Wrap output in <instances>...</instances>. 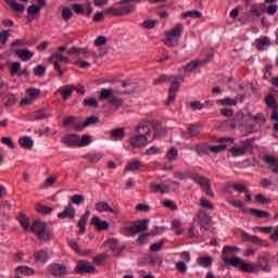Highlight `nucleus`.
Wrapping results in <instances>:
<instances>
[{
    "label": "nucleus",
    "mask_w": 278,
    "mask_h": 278,
    "mask_svg": "<svg viewBox=\"0 0 278 278\" xmlns=\"http://www.w3.org/2000/svg\"><path fill=\"white\" fill-rule=\"evenodd\" d=\"M90 142H92V137L90 135H83L81 137L78 136L77 149L88 147V144H90Z\"/></svg>",
    "instance_id": "nucleus-31"
},
{
    "label": "nucleus",
    "mask_w": 278,
    "mask_h": 278,
    "mask_svg": "<svg viewBox=\"0 0 278 278\" xmlns=\"http://www.w3.org/2000/svg\"><path fill=\"white\" fill-rule=\"evenodd\" d=\"M252 231H254V233H257V231L261 233H270L273 231V226H255L252 228Z\"/></svg>",
    "instance_id": "nucleus-44"
},
{
    "label": "nucleus",
    "mask_w": 278,
    "mask_h": 278,
    "mask_svg": "<svg viewBox=\"0 0 278 278\" xmlns=\"http://www.w3.org/2000/svg\"><path fill=\"white\" fill-rule=\"evenodd\" d=\"M250 212H251V214H253L257 218H270V213L267 212V211L251 208Z\"/></svg>",
    "instance_id": "nucleus-41"
},
{
    "label": "nucleus",
    "mask_w": 278,
    "mask_h": 278,
    "mask_svg": "<svg viewBox=\"0 0 278 278\" xmlns=\"http://www.w3.org/2000/svg\"><path fill=\"white\" fill-rule=\"evenodd\" d=\"M256 45H257V49L262 51L264 47H268V45H270V39H268V37H261L256 39Z\"/></svg>",
    "instance_id": "nucleus-46"
},
{
    "label": "nucleus",
    "mask_w": 278,
    "mask_h": 278,
    "mask_svg": "<svg viewBox=\"0 0 278 278\" xmlns=\"http://www.w3.org/2000/svg\"><path fill=\"white\" fill-rule=\"evenodd\" d=\"M40 89L36 88H28L26 89V94H28L29 98H31L33 101H36L38 97H40Z\"/></svg>",
    "instance_id": "nucleus-45"
},
{
    "label": "nucleus",
    "mask_w": 278,
    "mask_h": 278,
    "mask_svg": "<svg viewBox=\"0 0 278 278\" xmlns=\"http://www.w3.org/2000/svg\"><path fill=\"white\" fill-rule=\"evenodd\" d=\"M108 247L112 250V251H118V240L116 239H110L106 242Z\"/></svg>",
    "instance_id": "nucleus-63"
},
{
    "label": "nucleus",
    "mask_w": 278,
    "mask_h": 278,
    "mask_svg": "<svg viewBox=\"0 0 278 278\" xmlns=\"http://www.w3.org/2000/svg\"><path fill=\"white\" fill-rule=\"evenodd\" d=\"M162 153H164V148L157 146H151L146 150L147 155H162Z\"/></svg>",
    "instance_id": "nucleus-35"
},
{
    "label": "nucleus",
    "mask_w": 278,
    "mask_h": 278,
    "mask_svg": "<svg viewBox=\"0 0 278 278\" xmlns=\"http://www.w3.org/2000/svg\"><path fill=\"white\" fill-rule=\"evenodd\" d=\"M165 157L167 160V162H177V159L179 157V150H177V148H170L166 154Z\"/></svg>",
    "instance_id": "nucleus-27"
},
{
    "label": "nucleus",
    "mask_w": 278,
    "mask_h": 278,
    "mask_svg": "<svg viewBox=\"0 0 278 278\" xmlns=\"http://www.w3.org/2000/svg\"><path fill=\"white\" fill-rule=\"evenodd\" d=\"M1 142L5 144V147H9V149H16V144H14V141L10 137H2Z\"/></svg>",
    "instance_id": "nucleus-57"
},
{
    "label": "nucleus",
    "mask_w": 278,
    "mask_h": 278,
    "mask_svg": "<svg viewBox=\"0 0 278 278\" xmlns=\"http://www.w3.org/2000/svg\"><path fill=\"white\" fill-rule=\"evenodd\" d=\"M106 12L109 14H114L115 16H125L127 14H131V12H136V5L135 4H128L126 7H123L118 9L117 11L114 10V8L106 9Z\"/></svg>",
    "instance_id": "nucleus-8"
},
{
    "label": "nucleus",
    "mask_w": 278,
    "mask_h": 278,
    "mask_svg": "<svg viewBox=\"0 0 278 278\" xmlns=\"http://www.w3.org/2000/svg\"><path fill=\"white\" fill-rule=\"evenodd\" d=\"M269 233H271L270 240H273L274 242H278V226L273 227Z\"/></svg>",
    "instance_id": "nucleus-64"
},
{
    "label": "nucleus",
    "mask_w": 278,
    "mask_h": 278,
    "mask_svg": "<svg viewBox=\"0 0 278 278\" xmlns=\"http://www.w3.org/2000/svg\"><path fill=\"white\" fill-rule=\"evenodd\" d=\"M101 101H105V99H112L114 97V89H101L99 92Z\"/></svg>",
    "instance_id": "nucleus-36"
},
{
    "label": "nucleus",
    "mask_w": 278,
    "mask_h": 278,
    "mask_svg": "<svg viewBox=\"0 0 278 278\" xmlns=\"http://www.w3.org/2000/svg\"><path fill=\"white\" fill-rule=\"evenodd\" d=\"M15 55H17V58H20L22 62H29V60L34 58L35 52L28 49H18V50H15Z\"/></svg>",
    "instance_id": "nucleus-15"
},
{
    "label": "nucleus",
    "mask_w": 278,
    "mask_h": 278,
    "mask_svg": "<svg viewBox=\"0 0 278 278\" xmlns=\"http://www.w3.org/2000/svg\"><path fill=\"white\" fill-rule=\"evenodd\" d=\"M201 134V127L199 126H189L187 131H182V138H194Z\"/></svg>",
    "instance_id": "nucleus-20"
},
{
    "label": "nucleus",
    "mask_w": 278,
    "mask_h": 278,
    "mask_svg": "<svg viewBox=\"0 0 278 278\" xmlns=\"http://www.w3.org/2000/svg\"><path fill=\"white\" fill-rule=\"evenodd\" d=\"M199 206L202 210H207L208 212H214V204L212 202H210L207 199L205 198H201L200 202H199Z\"/></svg>",
    "instance_id": "nucleus-33"
},
{
    "label": "nucleus",
    "mask_w": 278,
    "mask_h": 278,
    "mask_svg": "<svg viewBox=\"0 0 278 278\" xmlns=\"http://www.w3.org/2000/svg\"><path fill=\"white\" fill-rule=\"evenodd\" d=\"M43 118H51V112H49L45 109L37 111L34 119L35 121H43Z\"/></svg>",
    "instance_id": "nucleus-38"
},
{
    "label": "nucleus",
    "mask_w": 278,
    "mask_h": 278,
    "mask_svg": "<svg viewBox=\"0 0 278 278\" xmlns=\"http://www.w3.org/2000/svg\"><path fill=\"white\" fill-rule=\"evenodd\" d=\"M97 123H99V117L90 116L83 125H77L76 122H73V129H75V131H81V129H84L85 127H90V125H97Z\"/></svg>",
    "instance_id": "nucleus-14"
},
{
    "label": "nucleus",
    "mask_w": 278,
    "mask_h": 278,
    "mask_svg": "<svg viewBox=\"0 0 278 278\" xmlns=\"http://www.w3.org/2000/svg\"><path fill=\"white\" fill-rule=\"evenodd\" d=\"M15 273L17 275H25L26 277H31V275L36 274V270L28 266H18L15 268Z\"/></svg>",
    "instance_id": "nucleus-24"
},
{
    "label": "nucleus",
    "mask_w": 278,
    "mask_h": 278,
    "mask_svg": "<svg viewBox=\"0 0 278 278\" xmlns=\"http://www.w3.org/2000/svg\"><path fill=\"white\" fill-rule=\"evenodd\" d=\"M88 218H90V211H86L78 222V227H85L88 225Z\"/></svg>",
    "instance_id": "nucleus-53"
},
{
    "label": "nucleus",
    "mask_w": 278,
    "mask_h": 278,
    "mask_svg": "<svg viewBox=\"0 0 278 278\" xmlns=\"http://www.w3.org/2000/svg\"><path fill=\"white\" fill-rule=\"evenodd\" d=\"M232 207H237L238 210H244V203L238 200L228 199L227 200Z\"/></svg>",
    "instance_id": "nucleus-61"
},
{
    "label": "nucleus",
    "mask_w": 278,
    "mask_h": 278,
    "mask_svg": "<svg viewBox=\"0 0 278 278\" xmlns=\"http://www.w3.org/2000/svg\"><path fill=\"white\" fill-rule=\"evenodd\" d=\"M265 103H266V105H268L269 108H276L277 102L275 101V96L268 94V96L265 98Z\"/></svg>",
    "instance_id": "nucleus-62"
},
{
    "label": "nucleus",
    "mask_w": 278,
    "mask_h": 278,
    "mask_svg": "<svg viewBox=\"0 0 278 278\" xmlns=\"http://www.w3.org/2000/svg\"><path fill=\"white\" fill-rule=\"evenodd\" d=\"M50 273L54 277H62V275H68V267L63 264L53 263L50 265Z\"/></svg>",
    "instance_id": "nucleus-11"
},
{
    "label": "nucleus",
    "mask_w": 278,
    "mask_h": 278,
    "mask_svg": "<svg viewBox=\"0 0 278 278\" xmlns=\"http://www.w3.org/2000/svg\"><path fill=\"white\" fill-rule=\"evenodd\" d=\"M10 73L11 75H18V73H21V62H11L10 63Z\"/></svg>",
    "instance_id": "nucleus-49"
},
{
    "label": "nucleus",
    "mask_w": 278,
    "mask_h": 278,
    "mask_svg": "<svg viewBox=\"0 0 278 278\" xmlns=\"http://www.w3.org/2000/svg\"><path fill=\"white\" fill-rule=\"evenodd\" d=\"M64 51H66V46H60L58 48V51L53 53L55 60H59V62H63V64H68L71 62V59L67 56H64Z\"/></svg>",
    "instance_id": "nucleus-18"
},
{
    "label": "nucleus",
    "mask_w": 278,
    "mask_h": 278,
    "mask_svg": "<svg viewBox=\"0 0 278 278\" xmlns=\"http://www.w3.org/2000/svg\"><path fill=\"white\" fill-rule=\"evenodd\" d=\"M157 25H160V21L157 20H146L141 24L143 29H154Z\"/></svg>",
    "instance_id": "nucleus-42"
},
{
    "label": "nucleus",
    "mask_w": 278,
    "mask_h": 278,
    "mask_svg": "<svg viewBox=\"0 0 278 278\" xmlns=\"http://www.w3.org/2000/svg\"><path fill=\"white\" fill-rule=\"evenodd\" d=\"M34 257L37 262H40L41 264L49 262V253H47V251L45 250L35 252Z\"/></svg>",
    "instance_id": "nucleus-28"
},
{
    "label": "nucleus",
    "mask_w": 278,
    "mask_h": 278,
    "mask_svg": "<svg viewBox=\"0 0 278 278\" xmlns=\"http://www.w3.org/2000/svg\"><path fill=\"white\" fill-rule=\"evenodd\" d=\"M239 252H240V248H237V247L226 245L223 249L224 254L239 253ZM224 262H225V264H229V266H233L235 268H240V270H242V273H255L257 270V267H255L254 264H249L244 260H242L238 256L229 258L224 255Z\"/></svg>",
    "instance_id": "nucleus-2"
},
{
    "label": "nucleus",
    "mask_w": 278,
    "mask_h": 278,
    "mask_svg": "<svg viewBox=\"0 0 278 278\" xmlns=\"http://www.w3.org/2000/svg\"><path fill=\"white\" fill-rule=\"evenodd\" d=\"M96 212H99L100 214L109 213L114 214L115 216H118V211L114 210L108 202L100 201L97 202L94 205Z\"/></svg>",
    "instance_id": "nucleus-9"
},
{
    "label": "nucleus",
    "mask_w": 278,
    "mask_h": 278,
    "mask_svg": "<svg viewBox=\"0 0 278 278\" xmlns=\"http://www.w3.org/2000/svg\"><path fill=\"white\" fill-rule=\"evenodd\" d=\"M184 35V25L181 23L176 24L173 28L165 31L164 43L166 47H177L181 36Z\"/></svg>",
    "instance_id": "nucleus-3"
},
{
    "label": "nucleus",
    "mask_w": 278,
    "mask_h": 278,
    "mask_svg": "<svg viewBox=\"0 0 278 278\" xmlns=\"http://www.w3.org/2000/svg\"><path fill=\"white\" fill-rule=\"evenodd\" d=\"M78 139L79 135L76 134H68L63 137L64 144H67V147H78Z\"/></svg>",
    "instance_id": "nucleus-16"
},
{
    "label": "nucleus",
    "mask_w": 278,
    "mask_h": 278,
    "mask_svg": "<svg viewBox=\"0 0 278 278\" xmlns=\"http://www.w3.org/2000/svg\"><path fill=\"white\" fill-rule=\"evenodd\" d=\"M17 220L21 225V227H23L24 230L27 231V233H31V225H29V217L25 216V215H21L20 217H17Z\"/></svg>",
    "instance_id": "nucleus-25"
},
{
    "label": "nucleus",
    "mask_w": 278,
    "mask_h": 278,
    "mask_svg": "<svg viewBox=\"0 0 278 278\" xmlns=\"http://www.w3.org/2000/svg\"><path fill=\"white\" fill-rule=\"evenodd\" d=\"M174 187V190L179 188V182L173 180H166L164 182H151L150 190L152 192H159L160 194H168L170 192V188Z\"/></svg>",
    "instance_id": "nucleus-5"
},
{
    "label": "nucleus",
    "mask_w": 278,
    "mask_h": 278,
    "mask_svg": "<svg viewBox=\"0 0 278 278\" xmlns=\"http://www.w3.org/2000/svg\"><path fill=\"white\" fill-rule=\"evenodd\" d=\"M143 168L142 163L138 160H132L127 163L125 170L129 173H136V170H141Z\"/></svg>",
    "instance_id": "nucleus-21"
},
{
    "label": "nucleus",
    "mask_w": 278,
    "mask_h": 278,
    "mask_svg": "<svg viewBox=\"0 0 278 278\" xmlns=\"http://www.w3.org/2000/svg\"><path fill=\"white\" fill-rule=\"evenodd\" d=\"M35 210L39 214H51V212H53V207L45 206V205H42L40 203L36 204Z\"/></svg>",
    "instance_id": "nucleus-43"
},
{
    "label": "nucleus",
    "mask_w": 278,
    "mask_h": 278,
    "mask_svg": "<svg viewBox=\"0 0 278 278\" xmlns=\"http://www.w3.org/2000/svg\"><path fill=\"white\" fill-rule=\"evenodd\" d=\"M210 220H212V216L203 212L199 213V223L203 229H207V226L210 225Z\"/></svg>",
    "instance_id": "nucleus-32"
},
{
    "label": "nucleus",
    "mask_w": 278,
    "mask_h": 278,
    "mask_svg": "<svg viewBox=\"0 0 278 278\" xmlns=\"http://www.w3.org/2000/svg\"><path fill=\"white\" fill-rule=\"evenodd\" d=\"M177 92H179V87H170L169 88V94L166 101V105H170L173 101L177 98Z\"/></svg>",
    "instance_id": "nucleus-40"
},
{
    "label": "nucleus",
    "mask_w": 278,
    "mask_h": 278,
    "mask_svg": "<svg viewBox=\"0 0 278 278\" xmlns=\"http://www.w3.org/2000/svg\"><path fill=\"white\" fill-rule=\"evenodd\" d=\"M189 177L192 179V181L200 185V188L204 190L207 197L214 198V191L212 190V186L210 185V179L197 173H189Z\"/></svg>",
    "instance_id": "nucleus-6"
},
{
    "label": "nucleus",
    "mask_w": 278,
    "mask_h": 278,
    "mask_svg": "<svg viewBox=\"0 0 278 278\" xmlns=\"http://www.w3.org/2000/svg\"><path fill=\"white\" fill-rule=\"evenodd\" d=\"M172 229H173L174 233H177V236H180V233L184 232V229L181 228V222H179V220H174L172 223Z\"/></svg>",
    "instance_id": "nucleus-51"
},
{
    "label": "nucleus",
    "mask_w": 278,
    "mask_h": 278,
    "mask_svg": "<svg viewBox=\"0 0 278 278\" xmlns=\"http://www.w3.org/2000/svg\"><path fill=\"white\" fill-rule=\"evenodd\" d=\"M250 12L256 16H262L264 11H262V4H252Z\"/></svg>",
    "instance_id": "nucleus-58"
},
{
    "label": "nucleus",
    "mask_w": 278,
    "mask_h": 278,
    "mask_svg": "<svg viewBox=\"0 0 278 278\" xmlns=\"http://www.w3.org/2000/svg\"><path fill=\"white\" fill-rule=\"evenodd\" d=\"M230 153L232 155V157H240L242 155H244V153H247V148H231L230 149Z\"/></svg>",
    "instance_id": "nucleus-47"
},
{
    "label": "nucleus",
    "mask_w": 278,
    "mask_h": 278,
    "mask_svg": "<svg viewBox=\"0 0 278 278\" xmlns=\"http://www.w3.org/2000/svg\"><path fill=\"white\" fill-rule=\"evenodd\" d=\"M198 264H200V266H205L206 268L208 266H212V257L210 256H203L198 258Z\"/></svg>",
    "instance_id": "nucleus-54"
},
{
    "label": "nucleus",
    "mask_w": 278,
    "mask_h": 278,
    "mask_svg": "<svg viewBox=\"0 0 278 278\" xmlns=\"http://www.w3.org/2000/svg\"><path fill=\"white\" fill-rule=\"evenodd\" d=\"M31 232L37 233L39 240L47 242L53 238V232L47 227V223L42 220H36L31 226Z\"/></svg>",
    "instance_id": "nucleus-4"
},
{
    "label": "nucleus",
    "mask_w": 278,
    "mask_h": 278,
    "mask_svg": "<svg viewBox=\"0 0 278 278\" xmlns=\"http://www.w3.org/2000/svg\"><path fill=\"white\" fill-rule=\"evenodd\" d=\"M167 81L172 84V88H178L179 84H182L184 77L182 76H167Z\"/></svg>",
    "instance_id": "nucleus-39"
},
{
    "label": "nucleus",
    "mask_w": 278,
    "mask_h": 278,
    "mask_svg": "<svg viewBox=\"0 0 278 278\" xmlns=\"http://www.w3.org/2000/svg\"><path fill=\"white\" fill-rule=\"evenodd\" d=\"M91 225H93L98 231H105L110 229V223H108V220H101L99 216H93L91 218Z\"/></svg>",
    "instance_id": "nucleus-12"
},
{
    "label": "nucleus",
    "mask_w": 278,
    "mask_h": 278,
    "mask_svg": "<svg viewBox=\"0 0 278 278\" xmlns=\"http://www.w3.org/2000/svg\"><path fill=\"white\" fill-rule=\"evenodd\" d=\"M149 229V220L143 219L139 222H128L125 225V230L130 233V236H136L140 233V231H147Z\"/></svg>",
    "instance_id": "nucleus-7"
},
{
    "label": "nucleus",
    "mask_w": 278,
    "mask_h": 278,
    "mask_svg": "<svg viewBox=\"0 0 278 278\" xmlns=\"http://www.w3.org/2000/svg\"><path fill=\"white\" fill-rule=\"evenodd\" d=\"M162 205L164 207H167V210H172L173 212H175V210H177V203H175V201H173V200H163Z\"/></svg>",
    "instance_id": "nucleus-52"
},
{
    "label": "nucleus",
    "mask_w": 278,
    "mask_h": 278,
    "mask_svg": "<svg viewBox=\"0 0 278 278\" xmlns=\"http://www.w3.org/2000/svg\"><path fill=\"white\" fill-rule=\"evenodd\" d=\"M18 142L22 149H27V150L34 149V139H31V137H27V136L21 137L18 139Z\"/></svg>",
    "instance_id": "nucleus-22"
},
{
    "label": "nucleus",
    "mask_w": 278,
    "mask_h": 278,
    "mask_svg": "<svg viewBox=\"0 0 278 278\" xmlns=\"http://www.w3.org/2000/svg\"><path fill=\"white\" fill-rule=\"evenodd\" d=\"M264 162L268 164L271 173H275L276 175H278V157L277 156H270V155L265 156Z\"/></svg>",
    "instance_id": "nucleus-17"
},
{
    "label": "nucleus",
    "mask_w": 278,
    "mask_h": 278,
    "mask_svg": "<svg viewBox=\"0 0 278 278\" xmlns=\"http://www.w3.org/2000/svg\"><path fill=\"white\" fill-rule=\"evenodd\" d=\"M137 134L129 139V144L136 149L149 147V137L155 131L153 124L144 122L136 127Z\"/></svg>",
    "instance_id": "nucleus-1"
},
{
    "label": "nucleus",
    "mask_w": 278,
    "mask_h": 278,
    "mask_svg": "<svg viewBox=\"0 0 278 278\" xmlns=\"http://www.w3.org/2000/svg\"><path fill=\"white\" fill-rule=\"evenodd\" d=\"M47 73V68L39 64L37 65L35 68H34V74L37 76V77H43V75Z\"/></svg>",
    "instance_id": "nucleus-55"
},
{
    "label": "nucleus",
    "mask_w": 278,
    "mask_h": 278,
    "mask_svg": "<svg viewBox=\"0 0 278 278\" xmlns=\"http://www.w3.org/2000/svg\"><path fill=\"white\" fill-rule=\"evenodd\" d=\"M84 201H86V198L81 194H75L72 197V203H74V205H81Z\"/></svg>",
    "instance_id": "nucleus-60"
},
{
    "label": "nucleus",
    "mask_w": 278,
    "mask_h": 278,
    "mask_svg": "<svg viewBox=\"0 0 278 278\" xmlns=\"http://www.w3.org/2000/svg\"><path fill=\"white\" fill-rule=\"evenodd\" d=\"M63 21H71L73 18V11L68 7H64L61 11Z\"/></svg>",
    "instance_id": "nucleus-48"
},
{
    "label": "nucleus",
    "mask_w": 278,
    "mask_h": 278,
    "mask_svg": "<svg viewBox=\"0 0 278 278\" xmlns=\"http://www.w3.org/2000/svg\"><path fill=\"white\" fill-rule=\"evenodd\" d=\"M181 18H203V13L199 10L187 11L181 13Z\"/></svg>",
    "instance_id": "nucleus-30"
},
{
    "label": "nucleus",
    "mask_w": 278,
    "mask_h": 278,
    "mask_svg": "<svg viewBox=\"0 0 278 278\" xmlns=\"http://www.w3.org/2000/svg\"><path fill=\"white\" fill-rule=\"evenodd\" d=\"M201 62L200 61H191L189 64L185 65L182 67V70L185 71V73H192V71H197V68H199Z\"/></svg>",
    "instance_id": "nucleus-37"
},
{
    "label": "nucleus",
    "mask_w": 278,
    "mask_h": 278,
    "mask_svg": "<svg viewBox=\"0 0 278 278\" xmlns=\"http://www.w3.org/2000/svg\"><path fill=\"white\" fill-rule=\"evenodd\" d=\"M233 188L237 192H249V187L244 182H236L233 184Z\"/></svg>",
    "instance_id": "nucleus-56"
},
{
    "label": "nucleus",
    "mask_w": 278,
    "mask_h": 278,
    "mask_svg": "<svg viewBox=\"0 0 278 278\" xmlns=\"http://www.w3.org/2000/svg\"><path fill=\"white\" fill-rule=\"evenodd\" d=\"M87 157L90 160V162H101L103 154L101 152H92L87 154Z\"/></svg>",
    "instance_id": "nucleus-50"
},
{
    "label": "nucleus",
    "mask_w": 278,
    "mask_h": 278,
    "mask_svg": "<svg viewBox=\"0 0 278 278\" xmlns=\"http://www.w3.org/2000/svg\"><path fill=\"white\" fill-rule=\"evenodd\" d=\"M73 90H75V88L71 85L63 86V87L59 88V92H60L62 99H64V101L70 99L71 94H73Z\"/></svg>",
    "instance_id": "nucleus-23"
},
{
    "label": "nucleus",
    "mask_w": 278,
    "mask_h": 278,
    "mask_svg": "<svg viewBox=\"0 0 278 278\" xmlns=\"http://www.w3.org/2000/svg\"><path fill=\"white\" fill-rule=\"evenodd\" d=\"M75 270L76 273L81 275L84 273H96L97 268L93 267V265L88 262H81L76 266Z\"/></svg>",
    "instance_id": "nucleus-13"
},
{
    "label": "nucleus",
    "mask_w": 278,
    "mask_h": 278,
    "mask_svg": "<svg viewBox=\"0 0 278 278\" xmlns=\"http://www.w3.org/2000/svg\"><path fill=\"white\" fill-rule=\"evenodd\" d=\"M5 3H8L13 12H25V7L22 3L16 2V0H5Z\"/></svg>",
    "instance_id": "nucleus-26"
},
{
    "label": "nucleus",
    "mask_w": 278,
    "mask_h": 278,
    "mask_svg": "<svg viewBox=\"0 0 278 278\" xmlns=\"http://www.w3.org/2000/svg\"><path fill=\"white\" fill-rule=\"evenodd\" d=\"M58 218H75V207H73V204H68L63 212L59 213Z\"/></svg>",
    "instance_id": "nucleus-19"
},
{
    "label": "nucleus",
    "mask_w": 278,
    "mask_h": 278,
    "mask_svg": "<svg viewBox=\"0 0 278 278\" xmlns=\"http://www.w3.org/2000/svg\"><path fill=\"white\" fill-rule=\"evenodd\" d=\"M10 34H12V30H2L0 33V49H5V42L10 39Z\"/></svg>",
    "instance_id": "nucleus-34"
},
{
    "label": "nucleus",
    "mask_w": 278,
    "mask_h": 278,
    "mask_svg": "<svg viewBox=\"0 0 278 278\" xmlns=\"http://www.w3.org/2000/svg\"><path fill=\"white\" fill-rule=\"evenodd\" d=\"M105 45H108V37L105 36H99L94 40V47H105Z\"/></svg>",
    "instance_id": "nucleus-59"
},
{
    "label": "nucleus",
    "mask_w": 278,
    "mask_h": 278,
    "mask_svg": "<svg viewBox=\"0 0 278 278\" xmlns=\"http://www.w3.org/2000/svg\"><path fill=\"white\" fill-rule=\"evenodd\" d=\"M110 136L113 140H123L125 138V128H115L110 130Z\"/></svg>",
    "instance_id": "nucleus-29"
},
{
    "label": "nucleus",
    "mask_w": 278,
    "mask_h": 278,
    "mask_svg": "<svg viewBox=\"0 0 278 278\" xmlns=\"http://www.w3.org/2000/svg\"><path fill=\"white\" fill-rule=\"evenodd\" d=\"M72 9L76 14H84L85 16H91L93 12V9H92V5H90V2H87L84 5L79 3L73 4Z\"/></svg>",
    "instance_id": "nucleus-10"
}]
</instances>
